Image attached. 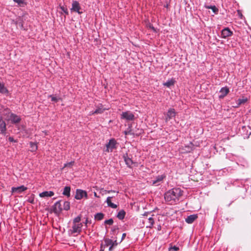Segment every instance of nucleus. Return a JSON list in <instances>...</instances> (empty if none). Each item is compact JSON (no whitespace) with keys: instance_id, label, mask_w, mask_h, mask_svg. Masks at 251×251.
<instances>
[{"instance_id":"1","label":"nucleus","mask_w":251,"mask_h":251,"mask_svg":"<svg viewBox=\"0 0 251 251\" xmlns=\"http://www.w3.org/2000/svg\"><path fill=\"white\" fill-rule=\"evenodd\" d=\"M183 191L179 188H174L164 194V199L166 201L172 204L178 201L179 198L182 195Z\"/></svg>"},{"instance_id":"2","label":"nucleus","mask_w":251,"mask_h":251,"mask_svg":"<svg viewBox=\"0 0 251 251\" xmlns=\"http://www.w3.org/2000/svg\"><path fill=\"white\" fill-rule=\"evenodd\" d=\"M4 114L7 115L6 120L11 121L12 124H19L21 121V119L19 116L11 113L9 109L4 110Z\"/></svg>"},{"instance_id":"3","label":"nucleus","mask_w":251,"mask_h":251,"mask_svg":"<svg viewBox=\"0 0 251 251\" xmlns=\"http://www.w3.org/2000/svg\"><path fill=\"white\" fill-rule=\"evenodd\" d=\"M82 224L73 223L71 229L68 230L70 235L76 236L80 233L82 230Z\"/></svg>"},{"instance_id":"4","label":"nucleus","mask_w":251,"mask_h":251,"mask_svg":"<svg viewBox=\"0 0 251 251\" xmlns=\"http://www.w3.org/2000/svg\"><path fill=\"white\" fill-rule=\"evenodd\" d=\"M117 143L114 139H111L109 140V142L106 145V151L112 152L113 150L117 148L116 145Z\"/></svg>"},{"instance_id":"5","label":"nucleus","mask_w":251,"mask_h":251,"mask_svg":"<svg viewBox=\"0 0 251 251\" xmlns=\"http://www.w3.org/2000/svg\"><path fill=\"white\" fill-rule=\"evenodd\" d=\"M104 241L105 243V245H104L105 247H107V246H110V247L109 248V251H112L113 248L114 247H116V246H117V245H118V243H117L116 240L113 241V240H112L111 239H110L109 238H105L104 239Z\"/></svg>"},{"instance_id":"6","label":"nucleus","mask_w":251,"mask_h":251,"mask_svg":"<svg viewBox=\"0 0 251 251\" xmlns=\"http://www.w3.org/2000/svg\"><path fill=\"white\" fill-rule=\"evenodd\" d=\"M121 118L127 121H133L134 119V115L130 111H126L122 113L121 114Z\"/></svg>"},{"instance_id":"7","label":"nucleus","mask_w":251,"mask_h":251,"mask_svg":"<svg viewBox=\"0 0 251 251\" xmlns=\"http://www.w3.org/2000/svg\"><path fill=\"white\" fill-rule=\"evenodd\" d=\"M84 197L86 198H87V192L81 189H77L76 191L75 198L77 200H81Z\"/></svg>"},{"instance_id":"8","label":"nucleus","mask_w":251,"mask_h":251,"mask_svg":"<svg viewBox=\"0 0 251 251\" xmlns=\"http://www.w3.org/2000/svg\"><path fill=\"white\" fill-rule=\"evenodd\" d=\"M176 115V112L174 108H170L166 113L165 121L166 122L170 121L171 119L175 117Z\"/></svg>"},{"instance_id":"9","label":"nucleus","mask_w":251,"mask_h":251,"mask_svg":"<svg viewBox=\"0 0 251 251\" xmlns=\"http://www.w3.org/2000/svg\"><path fill=\"white\" fill-rule=\"evenodd\" d=\"M80 8L79 2L76 0H73L72 2V7L71 9V11L81 14L82 12L79 11Z\"/></svg>"},{"instance_id":"10","label":"nucleus","mask_w":251,"mask_h":251,"mask_svg":"<svg viewBox=\"0 0 251 251\" xmlns=\"http://www.w3.org/2000/svg\"><path fill=\"white\" fill-rule=\"evenodd\" d=\"M232 32L228 27L225 28L221 32L222 37L223 38H226L230 37L232 35Z\"/></svg>"},{"instance_id":"11","label":"nucleus","mask_w":251,"mask_h":251,"mask_svg":"<svg viewBox=\"0 0 251 251\" xmlns=\"http://www.w3.org/2000/svg\"><path fill=\"white\" fill-rule=\"evenodd\" d=\"M27 189V188L24 186V185H22L17 187H12V192L13 193H17V194H20L22 193L23 192L26 190Z\"/></svg>"},{"instance_id":"12","label":"nucleus","mask_w":251,"mask_h":251,"mask_svg":"<svg viewBox=\"0 0 251 251\" xmlns=\"http://www.w3.org/2000/svg\"><path fill=\"white\" fill-rule=\"evenodd\" d=\"M53 212L58 214L62 211L63 208L61 207V201L56 202L53 206Z\"/></svg>"},{"instance_id":"13","label":"nucleus","mask_w":251,"mask_h":251,"mask_svg":"<svg viewBox=\"0 0 251 251\" xmlns=\"http://www.w3.org/2000/svg\"><path fill=\"white\" fill-rule=\"evenodd\" d=\"M229 92V90L227 87H223L220 91V95L219 97L220 99H223Z\"/></svg>"},{"instance_id":"14","label":"nucleus","mask_w":251,"mask_h":251,"mask_svg":"<svg viewBox=\"0 0 251 251\" xmlns=\"http://www.w3.org/2000/svg\"><path fill=\"white\" fill-rule=\"evenodd\" d=\"M123 157L124 158L125 162L126 164V165L129 168L132 167V165L133 164V162L131 158L128 157L127 153L126 154H124L123 156Z\"/></svg>"},{"instance_id":"15","label":"nucleus","mask_w":251,"mask_h":251,"mask_svg":"<svg viewBox=\"0 0 251 251\" xmlns=\"http://www.w3.org/2000/svg\"><path fill=\"white\" fill-rule=\"evenodd\" d=\"M108 109L103 108V105L100 104L97 106V109L95 111L91 112V114H101L103 113L105 110H107Z\"/></svg>"},{"instance_id":"16","label":"nucleus","mask_w":251,"mask_h":251,"mask_svg":"<svg viewBox=\"0 0 251 251\" xmlns=\"http://www.w3.org/2000/svg\"><path fill=\"white\" fill-rule=\"evenodd\" d=\"M198 218V215L197 214H193L188 216L186 219L185 221L188 224L193 223L195 220Z\"/></svg>"},{"instance_id":"17","label":"nucleus","mask_w":251,"mask_h":251,"mask_svg":"<svg viewBox=\"0 0 251 251\" xmlns=\"http://www.w3.org/2000/svg\"><path fill=\"white\" fill-rule=\"evenodd\" d=\"M6 123L3 121L2 117L0 118V131L1 134H4L6 131Z\"/></svg>"},{"instance_id":"18","label":"nucleus","mask_w":251,"mask_h":251,"mask_svg":"<svg viewBox=\"0 0 251 251\" xmlns=\"http://www.w3.org/2000/svg\"><path fill=\"white\" fill-rule=\"evenodd\" d=\"M165 177V176L163 175L158 176H157L155 179L153 180L152 181V184L154 185L155 186H158L159 185L160 182H161L164 178Z\"/></svg>"},{"instance_id":"19","label":"nucleus","mask_w":251,"mask_h":251,"mask_svg":"<svg viewBox=\"0 0 251 251\" xmlns=\"http://www.w3.org/2000/svg\"><path fill=\"white\" fill-rule=\"evenodd\" d=\"M54 195L52 191H44L39 194V196L41 198L51 197Z\"/></svg>"},{"instance_id":"20","label":"nucleus","mask_w":251,"mask_h":251,"mask_svg":"<svg viewBox=\"0 0 251 251\" xmlns=\"http://www.w3.org/2000/svg\"><path fill=\"white\" fill-rule=\"evenodd\" d=\"M113 197H107L106 200V202L107 203L108 207L115 209L117 207L118 205L112 202L111 199Z\"/></svg>"},{"instance_id":"21","label":"nucleus","mask_w":251,"mask_h":251,"mask_svg":"<svg viewBox=\"0 0 251 251\" xmlns=\"http://www.w3.org/2000/svg\"><path fill=\"white\" fill-rule=\"evenodd\" d=\"M15 24L19 26L21 28H23V19L21 17H18L16 19Z\"/></svg>"},{"instance_id":"22","label":"nucleus","mask_w":251,"mask_h":251,"mask_svg":"<svg viewBox=\"0 0 251 251\" xmlns=\"http://www.w3.org/2000/svg\"><path fill=\"white\" fill-rule=\"evenodd\" d=\"M0 93L3 94H8V91L3 83H0Z\"/></svg>"},{"instance_id":"23","label":"nucleus","mask_w":251,"mask_h":251,"mask_svg":"<svg viewBox=\"0 0 251 251\" xmlns=\"http://www.w3.org/2000/svg\"><path fill=\"white\" fill-rule=\"evenodd\" d=\"M126 212L124 210H121L117 214V217L120 220H123L126 215Z\"/></svg>"},{"instance_id":"24","label":"nucleus","mask_w":251,"mask_h":251,"mask_svg":"<svg viewBox=\"0 0 251 251\" xmlns=\"http://www.w3.org/2000/svg\"><path fill=\"white\" fill-rule=\"evenodd\" d=\"M71 187L70 186H65L64 188L63 194L68 197L70 196Z\"/></svg>"},{"instance_id":"25","label":"nucleus","mask_w":251,"mask_h":251,"mask_svg":"<svg viewBox=\"0 0 251 251\" xmlns=\"http://www.w3.org/2000/svg\"><path fill=\"white\" fill-rule=\"evenodd\" d=\"M248 100L247 98L245 99H239L237 100V105L234 106V107H238L240 105L245 103Z\"/></svg>"},{"instance_id":"26","label":"nucleus","mask_w":251,"mask_h":251,"mask_svg":"<svg viewBox=\"0 0 251 251\" xmlns=\"http://www.w3.org/2000/svg\"><path fill=\"white\" fill-rule=\"evenodd\" d=\"M175 80L172 78L170 80H168L167 82L163 83V85L167 87H170L171 86L174 85Z\"/></svg>"},{"instance_id":"27","label":"nucleus","mask_w":251,"mask_h":251,"mask_svg":"<svg viewBox=\"0 0 251 251\" xmlns=\"http://www.w3.org/2000/svg\"><path fill=\"white\" fill-rule=\"evenodd\" d=\"M29 145L30 149V151L31 152L35 151L37 150L38 147L36 143L31 142H30Z\"/></svg>"},{"instance_id":"28","label":"nucleus","mask_w":251,"mask_h":251,"mask_svg":"<svg viewBox=\"0 0 251 251\" xmlns=\"http://www.w3.org/2000/svg\"><path fill=\"white\" fill-rule=\"evenodd\" d=\"M205 7L207 9H211L215 14H218L219 10L215 6H206Z\"/></svg>"},{"instance_id":"29","label":"nucleus","mask_w":251,"mask_h":251,"mask_svg":"<svg viewBox=\"0 0 251 251\" xmlns=\"http://www.w3.org/2000/svg\"><path fill=\"white\" fill-rule=\"evenodd\" d=\"M104 217V214L102 213H98L95 215V218L98 221L101 220Z\"/></svg>"},{"instance_id":"30","label":"nucleus","mask_w":251,"mask_h":251,"mask_svg":"<svg viewBox=\"0 0 251 251\" xmlns=\"http://www.w3.org/2000/svg\"><path fill=\"white\" fill-rule=\"evenodd\" d=\"M20 6H23L26 4L25 0H13Z\"/></svg>"},{"instance_id":"31","label":"nucleus","mask_w":251,"mask_h":251,"mask_svg":"<svg viewBox=\"0 0 251 251\" xmlns=\"http://www.w3.org/2000/svg\"><path fill=\"white\" fill-rule=\"evenodd\" d=\"M70 202L68 201H64L63 209L68 210L70 209Z\"/></svg>"},{"instance_id":"32","label":"nucleus","mask_w":251,"mask_h":251,"mask_svg":"<svg viewBox=\"0 0 251 251\" xmlns=\"http://www.w3.org/2000/svg\"><path fill=\"white\" fill-rule=\"evenodd\" d=\"M148 221L149 223V225L147 226V227H149V228H151L154 224V220L152 218L150 217L148 219Z\"/></svg>"},{"instance_id":"33","label":"nucleus","mask_w":251,"mask_h":251,"mask_svg":"<svg viewBox=\"0 0 251 251\" xmlns=\"http://www.w3.org/2000/svg\"><path fill=\"white\" fill-rule=\"evenodd\" d=\"M81 216L79 215L75 217L73 221V223L75 224H81L80 223L81 221Z\"/></svg>"},{"instance_id":"34","label":"nucleus","mask_w":251,"mask_h":251,"mask_svg":"<svg viewBox=\"0 0 251 251\" xmlns=\"http://www.w3.org/2000/svg\"><path fill=\"white\" fill-rule=\"evenodd\" d=\"M49 97L51 98L52 101H54L55 102H57L58 100L60 99V98L55 97L53 95H50Z\"/></svg>"},{"instance_id":"35","label":"nucleus","mask_w":251,"mask_h":251,"mask_svg":"<svg viewBox=\"0 0 251 251\" xmlns=\"http://www.w3.org/2000/svg\"><path fill=\"white\" fill-rule=\"evenodd\" d=\"M105 224L112 225L113 224V220L112 219H110L107 220H105L104 222Z\"/></svg>"},{"instance_id":"36","label":"nucleus","mask_w":251,"mask_h":251,"mask_svg":"<svg viewBox=\"0 0 251 251\" xmlns=\"http://www.w3.org/2000/svg\"><path fill=\"white\" fill-rule=\"evenodd\" d=\"M74 163V161H71L70 162L67 163L64 165V168H65V167L71 168L73 166Z\"/></svg>"},{"instance_id":"37","label":"nucleus","mask_w":251,"mask_h":251,"mask_svg":"<svg viewBox=\"0 0 251 251\" xmlns=\"http://www.w3.org/2000/svg\"><path fill=\"white\" fill-rule=\"evenodd\" d=\"M60 9L62 11L65 13L66 15L69 14V12L67 8L64 7V6H60Z\"/></svg>"},{"instance_id":"38","label":"nucleus","mask_w":251,"mask_h":251,"mask_svg":"<svg viewBox=\"0 0 251 251\" xmlns=\"http://www.w3.org/2000/svg\"><path fill=\"white\" fill-rule=\"evenodd\" d=\"M8 141L10 142H17V141L14 140L12 137H9L8 138Z\"/></svg>"},{"instance_id":"39","label":"nucleus","mask_w":251,"mask_h":251,"mask_svg":"<svg viewBox=\"0 0 251 251\" xmlns=\"http://www.w3.org/2000/svg\"><path fill=\"white\" fill-rule=\"evenodd\" d=\"M105 246L104 245H103L102 244H101L100 245V251H104V250Z\"/></svg>"},{"instance_id":"40","label":"nucleus","mask_w":251,"mask_h":251,"mask_svg":"<svg viewBox=\"0 0 251 251\" xmlns=\"http://www.w3.org/2000/svg\"><path fill=\"white\" fill-rule=\"evenodd\" d=\"M28 201L30 202V203H34V199L32 198V199H30L29 200H28Z\"/></svg>"},{"instance_id":"41","label":"nucleus","mask_w":251,"mask_h":251,"mask_svg":"<svg viewBox=\"0 0 251 251\" xmlns=\"http://www.w3.org/2000/svg\"><path fill=\"white\" fill-rule=\"evenodd\" d=\"M126 236V233H123L122 235V240H123L125 239Z\"/></svg>"},{"instance_id":"42","label":"nucleus","mask_w":251,"mask_h":251,"mask_svg":"<svg viewBox=\"0 0 251 251\" xmlns=\"http://www.w3.org/2000/svg\"><path fill=\"white\" fill-rule=\"evenodd\" d=\"M157 229L158 230H161V225H158L157 226Z\"/></svg>"},{"instance_id":"43","label":"nucleus","mask_w":251,"mask_h":251,"mask_svg":"<svg viewBox=\"0 0 251 251\" xmlns=\"http://www.w3.org/2000/svg\"><path fill=\"white\" fill-rule=\"evenodd\" d=\"M173 249L174 250V251H177L178 250V248L176 246H174L173 248Z\"/></svg>"},{"instance_id":"44","label":"nucleus","mask_w":251,"mask_h":251,"mask_svg":"<svg viewBox=\"0 0 251 251\" xmlns=\"http://www.w3.org/2000/svg\"><path fill=\"white\" fill-rule=\"evenodd\" d=\"M87 223H88V219H86L84 224L86 226H87Z\"/></svg>"},{"instance_id":"45","label":"nucleus","mask_w":251,"mask_h":251,"mask_svg":"<svg viewBox=\"0 0 251 251\" xmlns=\"http://www.w3.org/2000/svg\"><path fill=\"white\" fill-rule=\"evenodd\" d=\"M94 196L96 197H99L98 196H97V194L96 192L94 193Z\"/></svg>"},{"instance_id":"46","label":"nucleus","mask_w":251,"mask_h":251,"mask_svg":"<svg viewBox=\"0 0 251 251\" xmlns=\"http://www.w3.org/2000/svg\"><path fill=\"white\" fill-rule=\"evenodd\" d=\"M114 192V191H112V190H111V191H108V193H110V192Z\"/></svg>"},{"instance_id":"47","label":"nucleus","mask_w":251,"mask_h":251,"mask_svg":"<svg viewBox=\"0 0 251 251\" xmlns=\"http://www.w3.org/2000/svg\"><path fill=\"white\" fill-rule=\"evenodd\" d=\"M125 134L126 135H127V132L126 131H125Z\"/></svg>"}]
</instances>
